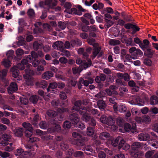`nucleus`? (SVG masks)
Segmentation results:
<instances>
[{"instance_id": "nucleus-57", "label": "nucleus", "mask_w": 158, "mask_h": 158, "mask_svg": "<svg viewBox=\"0 0 158 158\" xmlns=\"http://www.w3.org/2000/svg\"><path fill=\"white\" fill-rule=\"evenodd\" d=\"M0 155L1 157L5 158L9 157L10 156V154L8 152H2L1 151L0 152Z\"/></svg>"}, {"instance_id": "nucleus-61", "label": "nucleus", "mask_w": 158, "mask_h": 158, "mask_svg": "<svg viewBox=\"0 0 158 158\" xmlns=\"http://www.w3.org/2000/svg\"><path fill=\"white\" fill-rule=\"evenodd\" d=\"M1 122L3 124L8 125L10 123L9 119L5 118H2L1 119Z\"/></svg>"}, {"instance_id": "nucleus-22", "label": "nucleus", "mask_w": 158, "mask_h": 158, "mask_svg": "<svg viewBox=\"0 0 158 158\" xmlns=\"http://www.w3.org/2000/svg\"><path fill=\"white\" fill-rule=\"evenodd\" d=\"M36 85L38 87L44 89L47 87L48 84L46 81L41 80L40 82H37L36 83Z\"/></svg>"}, {"instance_id": "nucleus-14", "label": "nucleus", "mask_w": 158, "mask_h": 158, "mask_svg": "<svg viewBox=\"0 0 158 158\" xmlns=\"http://www.w3.org/2000/svg\"><path fill=\"white\" fill-rule=\"evenodd\" d=\"M80 43V41L78 40H76L73 41L70 44V43L68 41H66L64 44V46L66 48L69 49L70 48L71 46L73 47L75 44H78L77 42Z\"/></svg>"}, {"instance_id": "nucleus-15", "label": "nucleus", "mask_w": 158, "mask_h": 158, "mask_svg": "<svg viewBox=\"0 0 158 158\" xmlns=\"http://www.w3.org/2000/svg\"><path fill=\"white\" fill-rule=\"evenodd\" d=\"M64 46V43L61 41H57L53 43L52 47L54 49L57 50H60L63 48Z\"/></svg>"}, {"instance_id": "nucleus-34", "label": "nucleus", "mask_w": 158, "mask_h": 158, "mask_svg": "<svg viewBox=\"0 0 158 158\" xmlns=\"http://www.w3.org/2000/svg\"><path fill=\"white\" fill-rule=\"evenodd\" d=\"M151 122V118L149 116L144 115L143 116V123L148 124Z\"/></svg>"}, {"instance_id": "nucleus-50", "label": "nucleus", "mask_w": 158, "mask_h": 158, "mask_svg": "<svg viewBox=\"0 0 158 158\" xmlns=\"http://www.w3.org/2000/svg\"><path fill=\"white\" fill-rule=\"evenodd\" d=\"M14 51L12 50H10L6 53V55L9 59L12 58V56L13 55Z\"/></svg>"}, {"instance_id": "nucleus-9", "label": "nucleus", "mask_w": 158, "mask_h": 158, "mask_svg": "<svg viewBox=\"0 0 158 158\" xmlns=\"http://www.w3.org/2000/svg\"><path fill=\"white\" fill-rule=\"evenodd\" d=\"M69 118L72 123L75 125H77L80 120V118L78 117V114L74 113L71 114Z\"/></svg>"}, {"instance_id": "nucleus-28", "label": "nucleus", "mask_w": 158, "mask_h": 158, "mask_svg": "<svg viewBox=\"0 0 158 158\" xmlns=\"http://www.w3.org/2000/svg\"><path fill=\"white\" fill-rule=\"evenodd\" d=\"M150 103L152 105L158 104V98L155 96H152L150 98Z\"/></svg>"}, {"instance_id": "nucleus-36", "label": "nucleus", "mask_w": 158, "mask_h": 158, "mask_svg": "<svg viewBox=\"0 0 158 158\" xmlns=\"http://www.w3.org/2000/svg\"><path fill=\"white\" fill-rule=\"evenodd\" d=\"M34 48L35 50H37L39 48H42L43 47V44L37 42H35L33 44Z\"/></svg>"}, {"instance_id": "nucleus-40", "label": "nucleus", "mask_w": 158, "mask_h": 158, "mask_svg": "<svg viewBox=\"0 0 158 158\" xmlns=\"http://www.w3.org/2000/svg\"><path fill=\"white\" fill-rule=\"evenodd\" d=\"M35 132L37 135L41 136L42 139H45L44 138L45 137V136L44 135L45 133H44L42 131L40 130L37 129L35 131Z\"/></svg>"}, {"instance_id": "nucleus-54", "label": "nucleus", "mask_w": 158, "mask_h": 158, "mask_svg": "<svg viewBox=\"0 0 158 158\" xmlns=\"http://www.w3.org/2000/svg\"><path fill=\"white\" fill-rule=\"evenodd\" d=\"M2 138L3 139L7 142L11 138V136L10 135L5 134L3 135Z\"/></svg>"}, {"instance_id": "nucleus-21", "label": "nucleus", "mask_w": 158, "mask_h": 158, "mask_svg": "<svg viewBox=\"0 0 158 158\" xmlns=\"http://www.w3.org/2000/svg\"><path fill=\"white\" fill-rule=\"evenodd\" d=\"M81 101H76L74 103V106L73 107V110L78 111L79 112V110L80 109H82L85 107H83L82 108H80V106L81 105Z\"/></svg>"}, {"instance_id": "nucleus-30", "label": "nucleus", "mask_w": 158, "mask_h": 158, "mask_svg": "<svg viewBox=\"0 0 158 158\" xmlns=\"http://www.w3.org/2000/svg\"><path fill=\"white\" fill-rule=\"evenodd\" d=\"M110 137V135L106 132H103L100 133L99 136L100 138L102 139H105L109 138Z\"/></svg>"}, {"instance_id": "nucleus-38", "label": "nucleus", "mask_w": 158, "mask_h": 158, "mask_svg": "<svg viewBox=\"0 0 158 158\" xmlns=\"http://www.w3.org/2000/svg\"><path fill=\"white\" fill-rule=\"evenodd\" d=\"M94 130L93 128L89 127L87 128V134L89 136H91L94 134Z\"/></svg>"}, {"instance_id": "nucleus-19", "label": "nucleus", "mask_w": 158, "mask_h": 158, "mask_svg": "<svg viewBox=\"0 0 158 158\" xmlns=\"http://www.w3.org/2000/svg\"><path fill=\"white\" fill-rule=\"evenodd\" d=\"M101 49V47L98 46V45L96 47H94L93 49V52L92 55L91 56L92 59H94L96 57L99 52Z\"/></svg>"}, {"instance_id": "nucleus-55", "label": "nucleus", "mask_w": 158, "mask_h": 158, "mask_svg": "<svg viewBox=\"0 0 158 158\" xmlns=\"http://www.w3.org/2000/svg\"><path fill=\"white\" fill-rule=\"evenodd\" d=\"M82 70L80 68H77L76 67H74L73 68V73L74 74L80 73Z\"/></svg>"}, {"instance_id": "nucleus-47", "label": "nucleus", "mask_w": 158, "mask_h": 158, "mask_svg": "<svg viewBox=\"0 0 158 158\" xmlns=\"http://www.w3.org/2000/svg\"><path fill=\"white\" fill-rule=\"evenodd\" d=\"M7 72V69H3L0 71V78L3 79L4 77L6 76Z\"/></svg>"}, {"instance_id": "nucleus-4", "label": "nucleus", "mask_w": 158, "mask_h": 158, "mask_svg": "<svg viewBox=\"0 0 158 158\" xmlns=\"http://www.w3.org/2000/svg\"><path fill=\"white\" fill-rule=\"evenodd\" d=\"M94 79L92 78H89L88 80H84L82 78L79 79V82H78L77 85L79 89H80L81 88L82 84H83L84 85L88 86L89 84H91L93 82Z\"/></svg>"}, {"instance_id": "nucleus-18", "label": "nucleus", "mask_w": 158, "mask_h": 158, "mask_svg": "<svg viewBox=\"0 0 158 158\" xmlns=\"http://www.w3.org/2000/svg\"><path fill=\"white\" fill-rule=\"evenodd\" d=\"M53 76V74L50 71H47L44 73L42 77L44 79L48 80Z\"/></svg>"}, {"instance_id": "nucleus-24", "label": "nucleus", "mask_w": 158, "mask_h": 158, "mask_svg": "<svg viewBox=\"0 0 158 158\" xmlns=\"http://www.w3.org/2000/svg\"><path fill=\"white\" fill-rule=\"evenodd\" d=\"M155 51L151 49L147 48V50L144 52V54L149 58L152 57Z\"/></svg>"}, {"instance_id": "nucleus-10", "label": "nucleus", "mask_w": 158, "mask_h": 158, "mask_svg": "<svg viewBox=\"0 0 158 158\" xmlns=\"http://www.w3.org/2000/svg\"><path fill=\"white\" fill-rule=\"evenodd\" d=\"M130 145L125 142L124 140L123 139L119 143L118 148L119 149L122 148L123 149L125 150H127L130 148Z\"/></svg>"}, {"instance_id": "nucleus-41", "label": "nucleus", "mask_w": 158, "mask_h": 158, "mask_svg": "<svg viewBox=\"0 0 158 158\" xmlns=\"http://www.w3.org/2000/svg\"><path fill=\"white\" fill-rule=\"evenodd\" d=\"M61 55L62 56H65L67 57H69L71 55L70 52L66 50H62L61 51Z\"/></svg>"}, {"instance_id": "nucleus-64", "label": "nucleus", "mask_w": 158, "mask_h": 158, "mask_svg": "<svg viewBox=\"0 0 158 158\" xmlns=\"http://www.w3.org/2000/svg\"><path fill=\"white\" fill-rule=\"evenodd\" d=\"M52 56L54 58H58L59 57L60 54L59 52L54 51L52 53Z\"/></svg>"}, {"instance_id": "nucleus-31", "label": "nucleus", "mask_w": 158, "mask_h": 158, "mask_svg": "<svg viewBox=\"0 0 158 158\" xmlns=\"http://www.w3.org/2000/svg\"><path fill=\"white\" fill-rule=\"evenodd\" d=\"M95 39L92 38H89L87 40L88 43L90 45H93V47H96L98 45V43H95Z\"/></svg>"}, {"instance_id": "nucleus-37", "label": "nucleus", "mask_w": 158, "mask_h": 158, "mask_svg": "<svg viewBox=\"0 0 158 158\" xmlns=\"http://www.w3.org/2000/svg\"><path fill=\"white\" fill-rule=\"evenodd\" d=\"M23 126L26 130H33L31 125L29 123L24 122L23 123Z\"/></svg>"}, {"instance_id": "nucleus-44", "label": "nucleus", "mask_w": 158, "mask_h": 158, "mask_svg": "<svg viewBox=\"0 0 158 158\" xmlns=\"http://www.w3.org/2000/svg\"><path fill=\"white\" fill-rule=\"evenodd\" d=\"M58 25V27L62 30L64 29L66 26L65 23L62 21L59 22Z\"/></svg>"}, {"instance_id": "nucleus-33", "label": "nucleus", "mask_w": 158, "mask_h": 158, "mask_svg": "<svg viewBox=\"0 0 158 158\" xmlns=\"http://www.w3.org/2000/svg\"><path fill=\"white\" fill-rule=\"evenodd\" d=\"M74 156L80 157V158H84V156L83 152L81 151H78L75 152L73 154Z\"/></svg>"}, {"instance_id": "nucleus-51", "label": "nucleus", "mask_w": 158, "mask_h": 158, "mask_svg": "<svg viewBox=\"0 0 158 158\" xmlns=\"http://www.w3.org/2000/svg\"><path fill=\"white\" fill-rule=\"evenodd\" d=\"M27 14L30 17H34L35 15L34 11L31 9H29L28 10Z\"/></svg>"}, {"instance_id": "nucleus-59", "label": "nucleus", "mask_w": 158, "mask_h": 158, "mask_svg": "<svg viewBox=\"0 0 158 158\" xmlns=\"http://www.w3.org/2000/svg\"><path fill=\"white\" fill-rule=\"evenodd\" d=\"M52 105L55 107L58 106L59 101L58 99H54L51 102Z\"/></svg>"}, {"instance_id": "nucleus-29", "label": "nucleus", "mask_w": 158, "mask_h": 158, "mask_svg": "<svg viewBox=\"0 0 158 158\" xmlns=\"http://www.w3.org/2000/svg\"><path fill=\"white\" fill-rule=\"evenodd\" d=\"M141 145V143L139 142H135L133 143L131 146V148L133 150H135L136 149L139 148Z\"/></svg>"}, {"instance_id": "nucleus-12", "label": "nucleus", "mask_w": 158, "mask_h": 158, "mask_svg": "<svg viewBox=\"0 0 158 158\" xmlns=\"http://www.w3.org/2000/svg\"><path fill=\"white\" fill-rule=\"evenodd\" d=\"M138 138L140 141H146L150 139V136L147 133H141L138 135Z\"/></svg>"}, {"instance_id": "nucleus-53", "label": "nucleus", "mask_w": 158, "mask_h": 158, "mask_svg": "<svg viewBox=\"0 0 158 158\" xmlns=\"http://www.w3.org/2000/svg\"><path fill=\"white\" fill-rule=\"evenodd\" d=\"M133 40L131 38H128L126 41V43L127 46H129L130 45L133 46L134 45L132 43Z\"/></svg>"}, {"instance_id": "nucleus-43", "label": "nucleus", "mask_w": 158, "mask_h": 158, "mask_svg": "<svg viewBox=\"0 0 158 158\" xmlns=\"http://www.w3.org/2000/svg\"><path fill=\"white\" fill-rule=\"evenodd\" d=\"M144 155L143 152L142 151H138L136 152L134 155V156L135 158H140Z\"/></svg>"}, {"instance_id": "nucleus-63", "label": "nucleus", "mask_w": 158, "mask_h": 158, "mask_svg": "<svg viewBox=\"0 0 158 158\" xmlns=\"http://www.w3.org/2000/svg\"><path fill=\"white\" fill-rule=\"evenodd\" d=\"M33 130H26L25 132L26 136L28 137H30L32 135Z\"/></svg>"}, {"instance_id": "nucleus-46", "label": "nucleus", "mask_w": 158, "mask_h": 158, "mask_svg": "<svg viewBox=\"0 0 158 158\" xmlns=\"http://www.w3.org/2000/svg\"><path fill=\"white\" fill-rule=\"evenodd\" d=\"M91 64V62L90 60H89L87 62H85L84 61L82 65L83 66L85 69L89 67Z\"/></svg>"}, {"instance_id": "nucleus-11", "label": "nucleus", "mask_w": 158, "mask_h": 158, "mask_svg": "<svg viewBox=\"0 0 158 158\" xmlns=\"http://www.w3.org/2000/svg\"><path fill=\"white\" fill-rule=\"evenodd\" d=\"M82 109H80L79 110V113L80 114H83L81 118L82 120L85 122L88 121L90 119V116L87 113V111L84 112V110Z\"/></svg>"}, {"instance_id": "nucleus-56", "label": "nucleus", "mask_w": 158, "mask_h": 158, "mask_svg": "<svg viewBox=\"0 0 158 158\" xmlns=\"http://www.w3.org/2000/svg\"><path fill=\"white\" fill-rule=\"evenodd\" d=\"M44 70V68L42 65H39L37 67V70L38 71V72H37V74L38 75H40L41 74L40 72L39 71H43Z\"/></svg>"}, {"instance_id": "nucleus-5", "label": "nucleus", "mask_w": 158, "mask_h": 158, "mask_svg": "<svg viewBox=\"0 0 158 158\" xmlns=\"http://www.w3.org/2000/svg\"><path fill=\"white\" fill-rule=\"evenodd\" d=\"M113 108L115 111H119L121 113L125 112L127 109L125 105L122 104L118 106L117 104H115L113 106Z\"/></svg>"}, {"instance_id": "nucleus-16", "label": "nucleus", "mask_w": 158, "mask_h": 158, "mask_svg": "<svg viewBox=\"0 0 158 158\" xmlns=\"http://www.w3.org/2000/svg\"><path fill=\"white\" fill-rule=\"evenodd\" d=\"M150 44L149 42L147 40H143V43L141 42L139 45V47L143 50H144L148 47Z\"/></svg>"}, {"instance_id": "nucleus-32", "label": "nucleus", "mask_w": 158, "mask_h": 158, "mask_svg": "<svg viewBox=\"0 0 158 158\" xmlns=\"http://www.w3.org/2000/svg\"><path fill=\"white\" fill-rule=\"evenodd\" d=\"M2 64L5 67H9L10 66V61L9 59H5L2 62Z\"/></svg>"}, {"instance_id": "nucleus-62", "label": "nucleus", "mask_w": 158, "mask_h": 158, "mask_svg": "<svg viewBox=\"0 0 158 158\" xmlns=\"http://www.w3.org/2000/svg\"><path fill=\"white\" fill-rule=\"evenodd\" d=\"M21 63L24 65H27V67L28 68V69H29V68L31 66V64L28 63V62L27 60L26 59H24L23 60L21 61Z\"/></svg>"}, {"instance_id": "nucleus-26", "label": "nucleus", "mask_w": 158, "mask_h": 158, "mask_svg": "<svg viewBox=\"0 0 158 158\" xmlns=\"http://www.w3.org/2000/svg\"><path fill=\"white\" fill-rule=\"evenodd\" d=\"M10 71L12 72V76L15 78L17 77L19 75V72L18 70L16 69V68L14 66L12 68Z\"/></svg>"}, {"instance_id": "nucleus-27", "label": "nucleus", "mask_w": 158, "mask_h": 158, "mask_svg": "<svg viewBox=\"0 0 158 158\" xmlns=\"http://www.w3.org/2000/svg\"><path fill=\"white\" fill-rule=\"evenodd\" d=\"M15 135L18 137L21 136L23 135V129L21 128L15 129L14 130Z\"/></svg>"}, {"instance_id": "nucleus-17", "label": "nucleus", "mask_w": 158, "mask_h": 158, "mask_svg": "<svg viewBox=\"0 0 158 158\" xmlns=\"http://www.w3.org/2000/svg\"><path fill=\"white\" fill-rule=\"evenodd\" d=\"M143 55V52L139 49H136L134 55L132 54L131 58L135 59L137 58V56H142Z\"/></svg>"}, {"instance_id": "nucleus-23", "label": "nucleus", "mask_w": 158, "mask_h": 158, "mask_svg": "<svg viewBox=\"0 0 158 158\" xmlns=\"http://www.w3.org/2000/svg\"><path fill=\"white\" fill-rule=\"evenodd\" d=\"M97 104L98 107L101 110H103L105 108L106 104L103 100H99L98 101Z\"/></svg>"}, {"instance_id": "nucleus-25", "label": "nucleus", "mask_w": 158, "mask_h": 158, "mask_svg": "<svg viewBox=\"0 0 158 158\" xmlns=\"http://www.w3.org/2000/svg\"><path fill=\"white\" fill-rule=\"evenodd\" d=\"M123 138L121 137L118 136L115 139H113L112 141V144L113 146L116 147L118 144L119 142H121Z\"/></svg>"}, {"instance_id": "nucleus-6", "label": "nucleus", "mask_w": 158, "mask_h": 158, "mask_svg": "<svg viewBox=\"0 0 158 158\" xmlns=\"http://www.w3.org/2000/svg\"><path fill=\"white\" fill-rule=\"evenodd\" d=\"M106 122V124L109 126H111V129L112 130H115L117 129V127L114 125L115 123V120L111 116H109L108 117Z\"/></svg>"}, {"instance_id": "nucleus-52", "label": "nucleus", "mask_w": 158, "mask_h": 158, "mask_svg": "<svg viewBox=\"0 0 158 158\" xmlns=\"http://www.w3.org/2000/svg\"><path fill=\"white\" fill-rule=\"evenodd\" d=\"M60 146L61 149L63 150L67 149L68 148V145L65 142L62 141L61 143Z\"/></svg>"}, {"instance_id": "nucleus-13", "label": "nucleus", "mask_w": 158, "mask_h": 158, "mask_svg": "<svg viewBox=\"0 0 158 158\" xmlns=\"http://www.w3.org/2000/svg\"><path fill=\"white\" fill-rule=\"evenodd\" d=\"M82 110H84L83 112L87 111L91 114L94 115H96L98 114V111L97 110L93 109L91 107H84L83 108Z\"/></svg>"}, {"instance_id": "nucleus-7", "label": "nucleus", "mask_w": 158, "mask_h": 158, "mask_svg": "<svg viewBox=\"0 0 158 158\" xmlns=\"http://www.w3.org/2000/svg\"><path fill=\"white\" fill-rule=\"evenodd\" d=\"M18 89V87L17 84L15 82H12L7 88V91L9 94H11L17 91Z\"/></svg>"}, {"instance_id": "nucleus-39", "label": "nucleus", "mask_w": 158, "mask_h": 158, "mask_svg": "<svg viewBox=\"0 0 158 158\" xmlns=\"http://www.w3.org/2000/svg\"><path fill=\"white\" fill-rule=\"evenodd\" d=\"M40 120L39 116L38 114H36L35 115L33 120L32 121V123L35 125H36L37 124V122Z\"/></svg>"}, {"instance_id": "nucleus-42", "label": "nucleus", "mask_w": 158, "mask_h": 158, "mask_svg": "<svg viewBox=\"0 0 158 158\" xmlns=\"http://www.w3.org/2000/svg\"><path fill=\"white\" fill-rule=\"evenodd\" d=\"M120 41L117 40L115 39H111L109 41V44L112 45H115L120 44Z\"/></svg>"}, {"instance_id": "nucleus-2", "label": "nucleus", "mask_w": 158, "mask_h": 158, "mask_svg": "<svg viewBox=\"0 0 158 158\" xmlns=\"http://www.w3.org/2000/svg\"><path fill=\"white\" fill-rule=\"evenodd\" d=\"M72 135L75 138L74 144L78 146H82L83 143L82 141V137L81 134L76 132H73Z\"/></svg>"}, {"instance_id": "nucleus-58", "label": "nucleus", "mask_w": 158, "mask_h": 158, "mask_svg": "<svg viewBox=\"0 0 158 158\" xmlns=\"http://www.w3.org/2000/svg\"><path fill=\"white\" fill-rule=\"evenodd\" d=\"M39 126L40 128L46 129L47 127V124L45 122L42 121L40 123Z\"/></svg>"}, {"instance_id": "nucleus-3", "label": "nucleus", "mask_w": 158, "mask_h": 158, "mask_svg": "<svg viewBox=\"0 0 158 158\" xmlns=\"http://www.w3.org/2000/svg\"><path fill=\"white\" fill-rule=\"evenodd\" d=\"M148 97L145 96V99L143 101H142L141 99L139 98H134L133 100L129 101V102L132 105H138L141 106L144 105L145 103L148 101Z\"/></svg>"}, {"instance_id": "nucleus-8", "label": "nucleus", "mask_w": 158, "mask_h": 158, "mask_svg": "<svg viewBox=\"0 0 158 158\" xmlns=\"http://www.w3.org/2000/svg\"><path fill=\"white\" fill-rule=\"evenodd\" d=\"M136 128V124H134L132 127L128 123H125L124 125V129L125 131L126 132L131 131L134 132L135 131Z\"/></svg>"}, {"instance_id": "nucleus-35", "label": "nucleus", "mask_w": 158, "mask_h": 158, "mask_svg": "<svg viewBox=\"0 0 158 158\" xmlns=\"http://www.w3.org/2000/svg\"><path fill=\"white\" fill-rule=\"evenodd\" d=\"M48 115L50 117H55L57 114V113L56 111L52 110H48L46 112Z\"/></svg>"}, {"instance_id": "nucleus-1", "label": "nucleus", "mask_w": 158, "mask_h": 158, "mask_svg": "<svg viewBox=\"0 0 158 158\" xmlns=\"http://www.w3.org/2000/svg\"><path fill=\"white\" fill-rule=\"evenodd\" d=\"M25 74L23 77L25 80L26 84L28 86L33 85V78L32 77L34 74V71L30 69H26L25 70Z\"/></svg>"}, {"instance_id": "nucleus-49", "label": "nucleus", "mask_w": 158, "mask_h": 158, "mask_svg": "<svg viewBox=\"0 0 158 158\" xmlns=\"http://www.w3.org/2000/svg\"><path fill=\"white\" fill-rule=\"evenodd\" d=\"M71 126L70 122L68 121H65L63 125V127L65 129L69 128Z\"/></svg>"}, {"instance_id": "nucleus-20", "label": "nucleus", "mask_w": 158, "mask_h": 158, "mask_svg": "<svg viewBox=\"0 0 158 158\" xmlns=\"http://www.w3.org/2000/svg\"><path fill=\"white\" fill-rule=\"evenodd\" d=\"M61 127L59 125H55L54 127L48 129V131L50 133H52L53 132H58L60 130Z\"/></svg>"}, {"instance_id": "nucleus-45", "label": "nucleus", "mask_w": 158, "mask_h": 158, "mask_svg": "<svg viewBox=\"0 0 158 158\" xmlns=\"http://www.w3.org/2000/svg\"><path fill=\"white\" fill-rule=\"evenodd\" d=\"M30 100L33 103H35L38 100V98L36 95H33L30 97Z\"/></svg>"}, {"instance_id": "nucleus-48", "label": "nucleus", "mask_w": 158, "mask_h": 158, "mask_svg": "<svg viewBox=\"0 0 158 158\" xmlns=\"http://www.w3.org/2000/svg\"><path fill=\"white\" fill-rule=\"evenodd\" d=\"M107 118L108 117L106 115H103L100 118V121L102 123L106 124L107 123L106 121L107 120Z\"/></svg>"}, {"instance_id": "nucleus-60", "label": "nucleus", "mask_w": 158, "mask_h": 158, "mask_svg": "<svg viewBox=\"0 0 158 158\" xmlns=\"http://www.w3.org/2000/svg\"><path fill=\"white\" fill-rule=\"evenodd\" d=\"M20 99L21 103L22 104L27 105L28 102V100L26 98H20Z\"/></svg>"}]
</instances>
